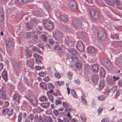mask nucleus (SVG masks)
Listing matches in <instances>:
<instances>
[{"mask_svg": "<svg viewBox=\"0 0 122 122\" xmlns=\"http://www.w3.org/2000/svg\"><path fill=\"white\" fill-rule=\"evenodd\" d=\"M6 46L8 48L11 47L12 46V43L11 40L9 38H8L6 41Z\"/></svg>", "mask_w": 122, "mask_h": 122, "instance_id": "12", "label": "nucleus"}, {"mask_svg": "<svg viewBox=\"0 0 122 122\" xmlns=\"http://www.w3.org/2000/svg\"><path fill=\"white\" fill-rule=\"evenodd\" d=\"M85 33L84 32H82L81 33H79V36L81 37L84 38L85 36Z\"/></svg>", "mask_w": 122, "mask_h": 122, "instance_id": "47", "label": "nucleus"}, {"mask_svg": "<svg viewBox=\"0 0 122 122\" xmlns=\"http://www.w3.org/2000/svg\"><path fill=\"white\" fill-rule=\"evenodd\" d=\"M87 49L89 52L91 53L94 52L96 49L94 47L91 46L88 47Z\"/></svg>", "mask_w": 122, "mask_h": 122, "instance_id": "20", "label": "nucleus"}, {"mask_svg": "<svg viewBox=\"0 0 122 122\" xmlns=\"http://www.w3.org/2000/svg\"><path fill=\"white\" fill-rule=\"evenodd\" d=\"M30 102L34 105H36L38 102L37 99L35 98L33 99H30Z\"/></svg>", "mask_w": 122, "mask_h": 122, "instance_id": "29", "label": "nucleus"}, {"mask_svg": "<svg viewBox=\"0 0 122 122\" xmlns=\"http://www.w3.org/2000/svg\"><path fill=\"white\" fill-rule=\"evenodd\" d=\"M36 21L34 20H31V21L28 22L27 23H26V28L27 29H31L32 28V26L33 25H35Z\"/></svg>", "mask_w": 122, "mask_h": 122, "instance_id": "11", "label": "nucleus"}, {"mask_svg": "<svg viewBox=\"0 0 122 122\" xmlns=\"http://www.w3.org/2000/svg\"><path fill=\"white\" fill-rule=\"evenodd\" d=\"M4 12L3 11V9L1 8H0V21H2L4 17Z\"/></svg>", "mask_w": 122, "mask_h": 122, "instance_id": "22", "label": "nucleus"}, {"mask_svg": "<svg viewBox=\"0 0 122 122\" xmlns=\"http://www.w3.org/2000/svg\"><path fill=\"white\" fill-rule=\"evenodd\" d=\"M104 65L107 68H111L112 66L111 62L108 60H106L104 62Z\"/></svg>", "mask_w": 122, "mask_h": 122, "instance_id": "15", "label": "nucleus"}, {"mask_svg": "<svg viewBox=\"0 0 122 122\" xmlns=\"http://www.w3.org/2000/svg\"><path fill=\"white\" fill-rule=\"evenodd\" d=\"M73 24L77 29L79 28L82 26L81 20L78 19H75L72 22Z\"/></svg>", "mask_w": 122, "mask_h": 122, "instance_id": "3", "label": "nucleus"}, {"mask_svg": "<svg viewBox=\"0 0 122 122\" xmlns=\"http://www.w3.org/2000/svg\"><path fill=\"white\" fill-rule=\"evenodd\" d=\"M62 33L59 31L56 30L53 34L54 37L56 40L59 41L62 38Z\"/></svg>", "mask_w": 122, "mask_h": 122, "instance_id": "4", "label": "nucleus"}, {"mask_svg": "<svg viewBox=\"0 0 122 122\" xmlns=\"http://www.w3.org/2000/svg\"><path fill=\"white\" fill-rule=\"evenodd\" d=\"M38 120L40 122H43L42 117L41 116H39L38 119H37L36 120L37 121Z\"/></svg>", "mask_w": 122, "mask_h": 122, "instance_id": "60", "label": "nucleus"}, {"mask_svg": "<svg viewBox=\"0 0 122 122\" xmlns=\"http://www.w3.org/2000/svg\"><path fill=\"white\" fill-rule=\"evenodd\" d=\"M113 89H114L115 91H116L117 90L116 87H113L112 89L111 88L108 90H107V92L108 93H109L111 90H113Z\"/></svg>", "mask_w": 122, "mask_h": 122, "instance_id": "52", "label": "nucleus"}, {"mask_svg": "<svg viewBox=\"0 0 122 122\" xmlns=\"http://www.w3.org/2000/svg\"><path fill=\"white\" fill-rule=\"evenodd\" d=\"M107 81L108 82L111 84H112L113 82V81L112 77H108L107 79Z\"/></svg>", "mask_w": 122, "mask_h": 122, "instance_id": "32", "label": "nucleus"}, {"mask_svg": "<svg viewBox=\"0 0 122 122\" xmlns=\"http://www.w3.org/2000/svg\"><path fill=\"white\" fill-rule=\"evenodd\" d=\"M71 91L72 96H73V97L75 98H76V97L77 95L76 94V93L75 92L74 90L73 89H72L71 90Z\"/></svg>", "mask_w": 122, "mask_h": 122, "instance_id": "42", "label": "nucleus"}, {"mask_svg": "<svg viewBox=\"0 0 122 122\" xmlns=\"http://www.w3.org/2000/svg\"><path fill=\"white\" fill-rule=\"evenodd\" d=\"M48 86L49 88H51L53 89L54 87V86L51 83H50L48 84Z\"/></svg>", "mask_w": 122, "mask_h": 122, "instance_id": "64", "label": "nucleus"}, {"mask_svg": "<svg viewBox=\"0 0 122 122\" xmlns=\"http://www.w3.org/2000/svg\"><path fill=\"white\" fill-rule=\"evenodd\" d=\"M38 39L37 36L36 35H33L32 37V40L34 41H36Z\"/></svg>", "mask_w": 122, "mask_h": 122, "instance_id": "41", "label": "nucleus"}, {"mask_svg": "<svg viewBox=\"0 0 122 122\" xmlns=\"http://www.w3.org/2000/svg\"><path fill=\"white\" fill-rule=\"evenodd\" d=\"M74 67H75L78 70H80L81 68V65L80 63H77L75 65Z\"/></svg>", "mask_w": 122, "mask_h": 122, "instance_id": "31", "label": "nucleus"}, {"mask_svg": "<svg viewBox=\"0 0 122 122\" xmlns=\"http://www.w3.org/2000/svg\"><path fill=\"white\" fill-rule=\"evenodd\" d=\"M103 108L102 107H100L97 110V112L98 114H101Z\"/></svg>", "mask_w": 122, "mask_h": 122, "instance_id": "46", "label": "nucleus"}, {"mask_svg": "<svg viewBox=\"0 0 122 122\" xmlns=\"http://www.w3.org/2000/svg\"><path fill=\"white\" fill-rule=\"evenodd\" d=\"M70 51L72 55L74 56H76L77 54V51L74 49H71Z\"/></svg>", "mask_w": 122, "mask_h": 122, "instance_id": "25", "label": "nucleus"}, {"mask_svg": "<svg viewBox=\"0 0 122 122\" xmlns=\"http://www.w3.org/2000/svg\"><path fill=\"white\" fill-rule=\"evenodd\" d=\"M47 70L48 71V73L50 75H51L52 73V71L51 70V67H48L47 68Z\"/></svg>", "mask_w": 122, "mask_h": 122, "instance_id": "49", "label": "nucleus"}, {"mask_svg": "<svg viewBox=\"0 0 122 122\" xmlns=\"http://www.w3.org/2000/svg\"><path fill=\"white\" fill-rule=\"evenodd\" d=\"M61 101H60L59 100H56L55 102V104L56 105H57L59 104H61Z\"/></svg>", "mask_w": 122, "mask_h": 122, "instance_id": "56", "label": "nucleus"}, {"mask_svg": "<svg viewBox=\"0 0 122 122\" xmlns=\"http://www.w3.org/2000/svg\"><path fill=\"white\" fill-rule=\"evenodd\" d=\"M60 20L63 21H66L67 18L65 16L62 15L60 17Z\"/></svg>", "mask_w": 122, "mask_h": 122, "instance_id": "37", "label": "nucleus"}, {"mask_svg": "<svg viewBox=\"0 0 122 122\" xmlns=\"http://www.w3.org/2000/svg\"><path fill=\"white\" fill-rule=\"evenodd\" d=\"M16 114L15 113L13 115V117H10L9 118L12 120H15L16 118Z\"/></svg>", "mask_w": 122, "mask_h": 122, "instance_id": "62", "label": "nucleus"}, {"mask_svg": "<svg viewBox=\"0 0 122 122\" xmlns=\"http://www.w3.org/2000/svg\"><path fill=\"white\" fill-rule=\"evenodd\" d=\"M40 86L43 89H46L47 87L45 83L44 82H41L40 84Z\"/></svg>", "mask_w": 122, "mask_h": 122, "instance_id": "36", "label": "nucleus"}, {"mask_svg": "<svg viewBox=\"0 0 122 122\" xmlns=\"http://www.w3.org/2000/svg\"><path fill=\"white\" fill-rule=\"evenodd\" d=\"M35 61L36 63L38 65H41V64H42V62L40 60L38 59H35Z\"/></svg>", "mask_w": 122, "mask_h": 122, "instance_id": "45", "label": "nucleus"}, {"mask_svg": "<svg viewBox=\"0 0 122 122\" xmlns=\"http://www.w3.org/2000/svg\"><path fill=\"white\" fill-rule=\"evenodd\" d=\"M34 55L33 56L35 58H36L40 59H41L42 58V56L37 54L35 53L34 54Z\"/></svg>", "mask_w": 122, "mask_h": 122, "instance_id": "40", "label": "nucleus"}, {"mask_svg": "<svg viewBox=\"0 0 122 122\" xmlns=\"http://www.w3.org/2000/svg\"><path fill=\"white\" fill-rule=\"evenodd\" d=\"M40 38L41 40L46 42L47 40V36L44 34H42L40 36Z\"/></svg>", "mask_w": 122, "mask_h": 122, "instance_id": "19", "label": "nucleus"}, {"mask_svg": "<svg viewBox=\"0 0 122 122\" xmlns=\"http://www.w3.org/2000/svg\"><path fill=\"white\" fill-rule=\"evenodd\" d=\"M107 97V96H104L103 95H101L99 96L98 97V99L99 100L103 101Z\"/></svg>", "mask_w": 122, "mask_h": 122, "instance_id": "34", "label": "nucleus"}, {"mask_svg": "<svg viewBox=\"0 0 122 122\" xmlns=\"http://www.w3.org/2000/svg\"><path fill=\"white\" fill-rule=\"evenodd\" d=\"M45 74V73L44 72L42 71L39 72V75L40 76L43 77L44 76Z\"/></svg>", "mask_w": 122, "mask_h": 122, "instance_id": "58", "label": "nucleus"}, {"mask_svg": "<svg viewBox=\"0 0 122 122\" xmlns=\"http://www.w3.org/2000/svg\"><path fill=\"white\" fill-rule=\"evenodd\" d=\"M23 113H19L18 116V122H20L21 121L22 119V116H23Z\"/></svg>", "mask_w": 122, "mask_h": 122, "instance_id": "38", "label": "nucleus"}, {"mask_svg": "<svg viewBox=\"0 0 122 122\" xmlns=\"http://www.w3.org/2000/svg\"><path fill=\"white\" fill-rule=\"evenodd\" d=\"M11 110L10 111V113L8 114L9 112V109L7 108H4L3 109L2 112L3 114L5 116L6 115L9 117L13 113V112L12 111L13 109H11Z\"/></svg>", "mask_w": 122, "mask_h": 122, "instance_id": "6", "label": "nucleus"}, {"mask_svg": "<svg viewBox=\"0 0 122 122\" xmlns=\"http://www.w3.org/2000/svg\"><path fill=\"white\" fill-rule=\"evenodd\" d=\"M69 8L70 10L75 11L77 9V5L76 2L73 0L70 1L69 4Z\"/></svg>", "mask_w": 122, "mask_h": 122, "instance_id": "2", "label": "nucleus"}, {"mask_svg": "<svg viewBox=\"0 0 122 122\" xmlns=\"http://www.w3.org/2000/svg\"><path fill=\"white\" fill-rule=\"evenodd\" d=\"M111 37L112 38L117 39L119 38V35L117 34H116L112 35L111 36Z\"/></svg>", "mask_w": 122, "mask_h": 122, "instance_id": "44", "label": "nucleus"}, {"mask_svg": "<svg viewBox=\"0 0 122 122\" xmlns=\"http://www.w3.org/2000/svg\"><path fill=\"white\" fill-rule=\"evenodd\" d=\"M120 78L119 77H116L115 76H114L113 77V81H115L118 80Z\"/></svg>", "mask_w": 122, "mask_h": 122, "instance_id": "59", "label": "nucleus"}, {"mask_svg": "<svg viewBox=\"0 0 122 122\" xmlns=\"http://www.w3.org/2000/svg\"><path fill=\"white\" fill-rule=\"evenodd\" d=\"M55 48L57 50H61V46L59 45L58 43H57L55 45Z\"/></svg>", "mask_w": 122, "mask_h": 122, "instance_id": "28", "label": "nucleus"}, {"mask_svg": "<svg viewBox=\"0 0 122 122\" xmlns=\"http://www.w3.org/2000/svg\"><path fill=\"white\" fill-rule=\"evenodd\" d=\"M53 113L56 116L58 115L59 114L58 111L56 109L54 110Z\"/></svg>", "mask_w": 122, "mask_h": 122, "instance_id": "51", "label": "nucleus"}, {"mask_svg": "<svg viewBox=\"0 0 122 122\" xmlns=\"http://www.w3.org/2000/svg\"><path fill=\"white\" fill-rule=\"evenodd\" d=\"M80 117L81 120L84 122H86V117L85 115L83 114H81L80 116Z\"/></svg>", "mask_w": 122, "mask_h": 122, "instance_id": "26", "label": "nucleus"}, {"mask_svg": "<svg viewBox=\"0 0 122 122\" xmlns=\"http://www.w3.org/2000/svg\"><path fill=\"white\" fill-rule=\"evenodd\" d=\"M47 99V98L46 96H43L41 97V98L40 100L41 101H45Z\"/></svg>", "mask_w": 122, "mask_h": 122, "instance_id": "53", "label": "nucleus"}, {"mask_svg": "<svg viewBox=\"0 0 122 122\" xmlns=\"http://www.w3.org/2000/svg\"><path fill=\"white\" fill-rule=\"evenodd\" d=\"M72 73L71 72H69L67 74V76L70 79H71L72 78Z\"/></svg>", "mask_w": 122, "mask_h": 122, "instance_id": "43", "label": "nucleus"}, {"mask_svg": "<svg viewBox=\"0 0 122 122\" xmlns=\"http://www.w3.org/2000/svg\"><path fill=\"white\" fill-rule=\"evenodd\" d=\"M90 69V66L88 64L86 65H85V70L86 73L88 72L89 70Z\"/></svg>", "mask_w": 122, "mask_h": 122, "instance_id": "39", "label": "nucleus"}, {"mask_svg": "<svg viewBox=\"0 0 122 122\" xmlns=\"http://www.w3.org/2000/svg\"><path fill=\"white\" fill-rule=\"evenodd\" d=\"M34 116L32 114H31L29 115V118L30 120L31 121H32L33 118Z\"/></svg>", "mask_w": 122, "mask_h": 122, "instance_id": "57", "label": "nucleus"}, {"mask_svg": "<svg viewBox=\"0 0 122 122\" xmlns=\"http://www.w3.org/2000/svg\"><path fill=\"white\" fill-rule=\"evenodd\" d=\"M36 51L37 52L41 54H42L43 55L42 52L40 51L39 48L38 47L37 48Z\"/></svg>", "mask_w": 122, "mask_h": 122, "instance_id": "61", "label": "nucleus"}, {"mask_svg": "<svg viewBox=\"0 0 122 122\" xmlns=\"http://www.w3.org/2000/svg\"><path fill=\"white\" fill-rule=\"evenodd\" d=\"M50 103L49 102H44L41 103V105L44 108H46L49 106Z\"/></svg>", "mask_w": 122, "mask_h": 122, "instance_id": "23", "label": "nucleus"}, {"mask_svg": "<svg viewBox=\"0 0 122 122\" xmlns=\"http://www.w3.org/2000/svg\"><path fill=\"white\" fill-rule=\"evenodd\" d=\"M35 68L37 70H39L42 68L41 67L38 66H36L35 67Z\"/></svg>", "mask_w": 122, "mask_h": 122, "instance_id": "63", "label": "nucleus"}, {"mask_svg": "<svg viewBox=\"0 0 122 122\" xmlns=\"http://www.w3.org/2000/svg\"><path fill=\"white\" fill-rule=\"evenodd\" d=\"M98 36L99 39L104 40L106 38V34L105 31L103 30H100L98 32Z\"/></svg>", "mask_w": 122, "mask_h": 122, "instance_id": "5", "label": "nucleus"}, {"mask_svg": "<svg viewBox=\"0 0 122 122\" xmlns=\"http://www.w3.org/2000/svg\"><path fill=\"white\" fill-rule=\"evenodd\" d=\"M112 3L115 5H121V2L117 0H112Z\"/></svg>", "mask_w": 122, "mask_h": 122, "instance_id": "30", "label": "nucleus"}, {"mask_svg": "<svg viewBox=\"0 0 122 122\" xmlns=\"http://www.w3.org/2000/svg\"><path fill=\"white\" fill-rule=\"evenodd\" d=\"M54 95L56 96H58L60 95V92L57 89H56L54 91V92L52 93Z\"/></svg>", "mask_w": 122, "mask_h": 122, "instance_id": "33", "label": "nucleus"}, {"mask_svg": "<svg viewBox=\"0 0 122 122\" xmlns=\"http://www.w3.org/2000/svg\"><path fill=\"white\" fill-rule=\"evenodd\" d=\"M85 95L84 94H83L81 96V99L82 101L83 104L85 105L87 103V102L85 98Z\"/></svg>", "mask_w": 122, "mask_h": 122, "instance_id": "24", "label": "nucleus"}, {"mask_svg": "<svg viewBox=\"0 0 122 122\" xmlns=\"http://www.w3.org/2000/svg\"><path fill=\"white\" fill-rule=\"evenodd\" d=\"M29 0H18L19 3L21 5H23L28 2Z\"/></svg>", "mask_w": 122, "mask_h": 122, "instance_id": "27", "label": "nucleus"}, {"mask_svg": "<svg viewBox=\"0 0 122 122\" xmlns=\"http://www.w3.org/2000/svg\"><path fill=\"white\" fill-rule=\"evenodd\" d=\"M6 95L5 88L3 87L0 90V97L4 100L6 99Z\"/></svg>", "mask_w": 122, "mask_h": 122, "instance_id": "8", "label": "nucleus"}, {"mask_svg": "<svg viewBox=\"0 0 122 122\" xmlns=\"http://www.w3.org/2000/svg\"><path fill=\"white\" fill-rule=\"evenodd\" d=\"M100 75L101 77L102 78H104L106 76V74L105 71L102 67L101 68L99 71Z\"/></svg>", "mask_w": 122, "mask_h": 122, "instance_id": "16", "label": "nucleus"}, {"mask_svg": "<svg viewBox=\"0 0 122 122\" xmlns=\"http://www.w3.org/2000/svg\"><path fill=\"white\" fill-rule=\"evenodd\" d=\"M105 1L108 5H112V2L110 0H105Z\"/></svg>", "mask_w": 122, "mask_h": 122, "instance_id": "48", "label": "nucleus"}, {"mask_svg": "<svg viewBox=\"0 0 122 122\" xmlns=\"http://www.w3.org/2000/svg\"><path fill=\"white\" fill-rule=\"evenodd\" d=\"M21 96L19 95L17 93H16L13 97V100L15 102L19 103L20 102V100Z\"/></svg>", "mask_w": 122, "mask_h": 122, "instance_id": "7", "label": "nucleus"}, {"mask_svg": "<svg viewBox=\"0 0 122 122\" xmlns=\"http://www.w3.org/2000/svg\"><path fill=\"white\" fill-rule=\"evenodd\" d=\"M27 37L28 39H30L31 38V34L30 32H28L26 33Z\"/></svg>", "mask_w": 122, "mask_h": 122, "instance_id": "50", "label": "nucleus"}, {"mask_svg": "<svg viewBox=\"0 0 122 122\" xmlns=\"http://www.w3.org/2000/svg\"><path fill=\"white\" fill-rule=\"evenodd\" d=\"M91 14V17L93 21H95L99 18L98 12V11L95 9H91L90 10Z\"/></svg>", "mask_w": 122, "mask_h": 122, "instance_id": "1", "label": "nucleus"}, {"mask_svg": "<svg viewBox=\"0 0 122 122\" xmlns=\"http://www.w3.org/2000/svg\"><path fill=\"white\" fill-rule=\"evenodd\" d=\"M45 27L47 29H51L53 27V26L52 24L50 22L46 21L44 24Z\"/></svg>", "mask_w": 122, "mask_h": 122, "instance_id": "10", "label": "nucleus"}, {"mask_svg": "<svg viewBox=\"0 0 122 122\" xmlns=\"http://www.w3.org/2000/svg\"><path fill=\"white\" fill-rule=\"evenodd\" d=\"M2 75L3 79L5 80V81L7 80V72L5 70H4L2 74Z\"/></svg>", "mask_w": 122, "mask_h": 122, "instance_id": "21", "label": "nucleus"}, {"mask_svg": "<svg viewBox=\"0 0 122 122\" xmlns=\"http://www.w3.org/2000/svg\"><path fill=\"white\" fill-rule=\"evenodd\" d=\"M109 119L108 118H106L103 119L101 121V122H109Z\"/></svg>", "mask_w": 122, "mask_h": 122, "instance_id": "54", "label": "nucleus"}, {"mask_svg": "<svg viewBox=\"0 0 122 122\" xmlns=\"http://www.w3.org/2000/svg\"><path fill=\"white\" fill-rule=\"evenodd\" d=\"M105 84V81L104 79H102L100 81L99 86V89H100V91H101L104 87Z\"/></svg>", "mask_w": 122, "mask_h": 122, "instance_id": "13", "label": "nucleus"}, {"mask_svg": "<svg viewBox=\"0 0 122 122\" xmlns=\"http://www.w3.org/2000/svg\"><path fill=\"white\" fill-rule=\"evenodd\" d=\"M96 3L99 6H102L103 4V2L102 0H97Z\"/></svg>", "mask_w": 122, "mask_h": 122, "instance_id": "35", "label": "nucleus"}, {"mask_svg": "<svg viewBox=\"0 0 122 122\" xmlns=\"http://www.w3.org/2000/svg\"><path fill=\"white\" fill-rule=\"evenodd\" d=\"M76 46L78 49L80 51H82L84 49V46L83 44L81 41L78 42L77 43Z\"/></svg>", "mask_w": 122, "mask_h": 122, "instance_id": "9", "label": "nucleus"}, {"mask_svg": "<svg viewBox=\"0 0 122 122\" xmlns=\"http://www.w3.org/2000/svg\"><path fill=\"white\" fill-rule=\"evenodd\" d=\"M99 79V77L97 75H94L92 78V80L93 82L95 84H97Z\"/></svg>", "mask_w": 122, "mask_h": 122, "instance_id": "17", "label": "nucleus"}, {"mask_svg": "<svg viewBox=\"0 0 122 122\" xmlns=\"http://www.w3.org/2000/svg\"><path fill=\"white\" fill-rule=\"evenodd\" d=\"M74 82L75 83L78 85H79L80 84V80L78 79H76L74 80Z\"/></svg>", "mask_w": 122, "mask_h": 122, "instance_id": "55", "label": "nucleus"}, {"mask_svg": "<svg viewBox=\"0 0 122 122\" xmlns=\"http://www.w3.org/2000/svg\"><path fill=\"white\" fill-rule=\"evenodd\" d=\"M92 67L91 70L94 72H98L99 69V67L98 64H96L92 65Z\"/></svg>", "mask_w": 122, "mask_h": 122, "instance_id": "14", "label": "nucleus"}, {"mask_svg": "<svg viewBox=\"0 0 122 122\" xmlns=\"http://www.w3.org/2000/svg\"><path fill=\"white\" fill-rule=\"evenodd\" d=\"M25 55L26 56V58H29L32 56V52L30 50H25Z\"/></svg>", "mask_w": 122, "mask_h": 122, "instance_id": "18", "label": "nucleus"}]
</instances>
